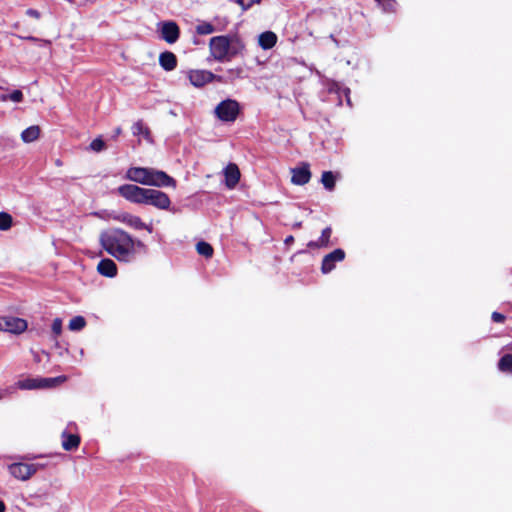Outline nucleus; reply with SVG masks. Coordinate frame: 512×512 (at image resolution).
Instances as JSON below:
<instances>
[{
	"instance_id": "6ab92c4d",
	"label": "nucleus",
	"mask_w": 512,
	"mask_h": 512,
	"mask_svg": "<svg viewBox=\"0 0 512 512\" xmlns=\"http://www.w3.org/2000/svg\"><path fill=\"white\" fill-rule=\"evenodd\" d=\"M277 42V36L274 32L266 31L259 35L258 43L261 48L271 49Z\"/></svg>"
},
{
	"instance_id": "20e7f679",
	"label": "nucleus",
	"mask_w": 512,
	"mask_h": 512,
	"mask_svg": "<svg viewBox=\"0 0 512 512\" xmlns=\"http://www.w3.org/2000/svg\"><path fill=\"white\" fill-rule=\"evenodd\" d=\"M67 380L66 376H58L55 378H28L17 382V387L22 390H32L39 388L54 387Z\"/></svg>"
},
{
	"instance_id": "9b49d317",
	"label": "nucleus",
	"mask_w": 512,
	"mask_h": 512,
	"mask_svg": "<svg viewBox=\"0 0 512 512\" xmlns=\"http://www.w3.org/2000/svg\"><path fill=\"white\" fill-rule=\"evenodd\" d=\"M345 258V252L338 248L327 254L322 261L321 271L324 274L330 273L334 268L337 262L343 261Z\"/></svg>"
},
{
	"instance_id": "ddd939ff",
	"label": "nucleus",
	"mask_w": 512,
	"mask_h": 512,
	"mask_svg": "<svg viewBox=\"0 0 512 512\" xmlns=\"http://www.w3.org/2000/svg\"><path fill=\"white\" fill-rule=\"evenodd\" d=\"M27 321L18 317H5L4 331L21 334L27 329Z\"/></svg>"
},
{
	"instance_id": "b1692460",
	"label": "nucleus",
	"mask_w": 512,
	"mask_h": 512,
	"mask_svg": "<svg viewBox=\"0 0 512 512\" xmlns=\"http://www.w3.org/2000/svg\"><path fill=\"white\" fill-rule=\"evenodd\" d=\"M196 250H197L198 254H200L206 258H211L213 255L212 246L205 241L198 242L196 244Z\"/></svg>"
},
{
	"instance_id": "bb28decb",
	"label": "nucleus",
	"mask_w": 512,
	"mask_h": 512,
	"mask_svg": "<svg viewBox=\"0 0 512 512\" xmlns=\"http://www.w3.org/2000/svg\"><path fill=\"white\" fill-rule=\"evenodd\" d=\"M215 31H216L215 27L211 23H208V22H201L196 27V32L200 35L212 34Z\"/></svg>"
},
{
	"instance_id": "4468645a",
	"label": "nucleus",
	"mask_w": 512,
	"mask_h": 512,
	"mask_svg": "<svg viewBox=\"0 0 512 512\" xmlns=\"http://www.w3.org/2000/svg\"><path fill=\"white\" fill-rule=\"evenodd\" d=\"M225 185L229 189L235 188L240 180V171L236 164L230 163L224 169Z\"/></svg>"
},
{
	"instance_id": "f03ea898",
	"label": "nucleus",
	"mask_w": 512,
	"mask_h": 512,
	"mask_svg": "<svg viewBox=\"0 0 512 512\" xmlns=\"http://www.w3.org/2000/svg\"><path fill=\"white\" fill-rule=\"evenodd\" d=\"M126 179L146 186L159 188H176V181L162 170L148 167H130L125 174Z\"/></svg>"
},
{
	"instance_id": "e433bc0d",
	"label": "nucleus",
	"mask_w": 512,
	"mask_h": 512,
	"mask_svg": "<svg viewBox=\"0 0 512 512\" xmlns=\"http://www.w3.org/2000/svg\"><path fill=\"white\" fill-rule=\"evenodd\" d=\"M26 40H29L30 42H40L41 40H39L38 38L36 37H33V36H28L25 38Z\"/></svg>"
},
{
	"instance_id": "c9c22d12",
	"label": "nucleus",
	"mask_w": 512,
	"mask_h": 512,
	"mask_svg": "<svg viewBox=\"0 0 512 512\" xmlns=\"http://www.w3.org/2000/svg\"><path fill=\"white\" fill-rule=\"evenodd\" d=\"M122 130L120 127H117L115 130H114V133H113V138H116L118 137L120 134H121Z\"/></svg>"
},
{
	"instance_id": "c85d7f7f",
	"label": "nucleus",
	"mask_w": 512,
	"mask_h": 512,
	"mask_svg": "<svg viewBox=\"0 0 512 512\" xmlns=\"http://www.w3.org/2000/svg\"><path fill=\"white\" fill-rule=\"evenodd\" d=\"M12 225V217L6 212H0V230H8Z\"/></svg>"
},
{
	"instance_id": "7ed1b4c3",
	"label": "nucleus",
	"mask_w": 512,
	"mask_h": 512,
	"mask_svg": "<svg viewBox=\"0 0 512 512\" xmlns=\"http://www.w3.org/2000/svg\"><path fill=\"white\" fill-rule=\"evenodd\" d=\"M243 47V44L237 38H229L227 36L212 37L209 43L211 55L217 61H224L234 57Z\"/></svg>"
},
{
	"instance_id": "f8f14e48",
	"label": "nucleus",
	"mask_w": 512,
	"mask_h": 512,
	"mask_svg": "<svg viewBox=\"0 0 512 512\" xmlns=\"http://www.w3.org/2000/svg\"><path fill=\"white\" fill-rule=\"evenodd\" d=\"M291 182L295 185H305L311 179V172L308 163H302L301 166L291 169Z\"/></svg>"
},
{
	"instance_id": "1a4fd4ad",
	"label": "nucleus",
	"mask_w": 512,
	"mask_h": 512,
	"mask_svg": "<svg viewBox=\"0 0 512 512\" xmlns=\"http://www.w3.org/2000/svg\"><path fill=\"white\" fill-rule=\"evenodd\" d=\"M161 38L168 44H173L179 39L180 30L176 22L164 21L158 24Z\"/></svg>"
},
{
	"instance_id": "39448f33",
	"label": "nucleus",
	"mask_w": 512,
	"mask_h": 512,
	"mask_svg": "<svg viewBox=\"0 0 512 512\" xmlns=\"http://www.w3.org/2000/svg\"><path fill=\"white\" fill-rule=\"evenodd\" d=\"M239 111V103L232 99H226L215 107L216 116L224 122H233L237 118Z\"/></svg>"
},
{
	"instance_id": "72a5a7b5",
	"label": "nucleus",
	"mask_w": 512,
	"mask_h": 512,
	"mask_svg": "<svg viewBox=\"0 0 512 512\" xmlns=\"http://www.w3.org/2000/svg\"><path fill=\"white\" fill-rule=\"evenodd\" d=\"M492 320L497 323H502L505 320V316L498 312L492 313Z\"/></svg>"
},
{
	"instance_id": "2f4dec72",
	"label": "nucleus",
	"mask_w": 512,
	"mask_h": 512,
	"mask_svg": "<svg viewBox=\"0 0 512 512\" xmlns=\"http://www.w3.org/2000/svg\"><path fill=\"white\" fill-rule=\"evenodd\" d=\"M379 4L382 5L383 9L387 12L394 11L395 9V1L394 0H376Z\"/></svg>"
},
{
	"instance_id": "a878e982",
	"label": "nucleus",
	"mask_w": 512,
	"mask_h": 512,
	"mask_svg": "<svg viewBox=\"0 0 512 512\" xmlns=\"http://www.w3.org/2000/svg\"><path fill=\"white\" fill-rule=\"evenodd\" d=\"M498 368L502 372H512V355H504L498 363Z\"/></svg>"
},
{
	"instance_id": "423d86ee",
	"label": "nucleus",
	"mask_w": 512,
	"mask_h": 512,
	"mask_svg": "<svg viewBox=\"0 0 512 512\" xmlns=\"http://www.w3.org/2000/svg\"><path fill=\"white\" fill-rule=\"evenodd\" d=\"M143 205H152L160 210H169L171 200L166 193L160 190L147 188Z\"/></svg>"
},
{
	"instance_id": "f257e3e1",
	"label": "nucleus",
	"mask_w": 512,
	"mask_h": 512,
	"mask_svg": "<svg viewBox=\"0 0 512 512\" xmlns=\"http://www.w3.org/2000/svg\"><path fill=\"white\" fill-rule=\"evenodd\" d=\"M102 248L119 262H133L145 244L120 228H112L100 234Z\"/></svg>"
},
{
	"instance_id": "f3484780",
	"label": "nucleus",
	"mask_w": 512,
	"mask_h": 512,
	"mask_svg": "<svg viewBox=\"0 0 512 512\" xmlns=\"http://www.w3.org/2000/svg\"><path fill=\"white\" fill-rule=\"evenodd\" d=\"M159 63L166 71H172L177 66V58L174 53L166 51L160 54Z\"/></svg>"
},
{
	"instance_id": "c756f323",
	"label": "nucleus",
	"mask_w": 512,
	"mask_h": 512,
	"mask_svg": "<svg viewBox=\"0 0 512 512\" xmlns=\"http://www.w3.org/2000/svg\"><path fill=\"white\" fill-rule=\"evenodd\" d=\"M90 148L95 152H100L105 148V143L101 138H96L91 142Z\"/></svg>"
},
{
	"instance_id": "37998d69",
	"label": "nucleus",
	"mask_w": 512,
	"mask_h": 512,
	"mask_svg": "<svg viewBox=\"0 0 512 512\" xmlns=\"http://www.w3.org/2000/svg\"><path fill=\"white\" fill-rule=\"evenodd\" d=\"M511 350H512V347H511Z\"/></svg>"
},
{
	"instance_id": "6e6552de",
	"label": "nucleus",
	"mask_w": 512,
	"mask_h": 512,
	"mask_svg": "<svg viewBox=\"0 0 512 512\" xmlns=\"http://www.w3.org/2000/svg\"><path fill=\"white\" fill-rule=\"evenodd\" d=\"M38 468L39 465L28 463H13L8 466L10 474L21 481L30 479L37 472Z\"/></svg>"
},
{
	"instance_id": "393cba45",
	"label": "nucleus",
	"mask_w": 512,
	"mask_h": 512,
	"mask_svg": "<svg viewBox=\"0 0 512 512\" xmlns=\"http://www.w3.org/2000/svg\"><path fill=\"white\" fill-rule=\"evenodd\" d=\"M86 325V320L82 316H75L69 321L68 328L71 331H80L82 330Z\"/></svg>"
},
{
	"instance_id": "dca6fc26",
	"label": "nucleus",
	"mask_w": 512,
	"mask_h": 512,
	"mask_svg": "<svg viewBox=\"0 0 512 512\" xmlns=\"http://www.w3.org/2000/svg\"><path fill=\"white\" fill-rule=\"evenodd\" d=\"M99 274L105 277L113 278L117 275V265L112 259H102L97 265Z\"/></svg>"
},
{
	"instance_id": "412c9836",
	"label": "nucleus",
	"mask_w": 512,
	"mask_h": 512,
	"mask_svg": "<svg viewBox=\"0 0 512 512\" xmlns=\"http://www.w3.org/2000/svg\"><path fill=\"white\" fill-rule=\"evenodd\" d=\"M40 127L37 125H32L21 133V139L24 143H31L36 141L40 136Z\"/></svg>"
},
{
	"instance_id": "7c9ffc66",
	"label": "nucleus",
	"mask_w": 512,
	"mask_h": 512,
	"mask_svg": "<svg viewBox=\"0 0 512 512\" xmlns=\"http://www.w3.org/2000/svg\"><path fill=\"white\" fill-rule=\"evenodd\" d=\"M51 328L55 338L58 337L62 333V320L60 318H55Z\"/></svg>"
},
{
	"instance_id": "4be33fe9",
	"label": "nucleus",
	"mask_w": 512,
	"mask_h": 512,
	"mask_svg": "<svg viewBox=\"0 0 512 512\" xmlns=\"http://www.w3.org/2000/svg\"><path fill=\"white\" fill-rule=\"evenodd\" d=\"M132 132H133V135H135V136H143L147 141H149V142L152 141L151 135H150V130L148 127H146L144 125V123L142 121H137L132 126Z\"/></svg>"
},
{
	"instance_id": "0eeeda50",
	"label": "nucleus",
	"mask_w": 512,
	"mask_h": 512,
	"mask_svg": "<svg viewBox=\"0 0 512 512\" xmlns=\"http://www.w3.org/2000/svg\"><path fill=\"white\" fill-rule=\"evenodd\" d=\"M147 188L134 184H124L117 188L118 194L127 201L134 204H143Z\"/></svg>"
},
{
	"instance_id": "9d476101",
	"label": "nucleus",
	"mask_w": 512,
	"mask_h": 512,
	"mask_svg": "<svg viewBox=\"0 0 512 512\" xmlns=\"http://www.w3.org/2000/svg\"><path fill=\"white\" fill-rule=\"evenodd\" d=\"M187 78L189 79L191 85L200 88L207 83L212 82L215 78V75L207 70H189L187 72Z\"/></svg>"
},
{
	"instance_id": "ea45409f",
	"label": "nucleus",
	"mask_w": 512,
	"mask_h": 512,
	"mask_svg": "<svg viewBox=\"0 0 512 512\" xmlns=\"http://www.w3.org/2000/svg\"><path fill=\"white\" fill-rule=\"evenodd\" d=\"M0 512H5V504L0 500Z\"/></svg>"
},
{
	"instance_id": "4c0bfd02",
	"label": "nucleus",
	"mask_w": 512,
	"mask_h": 512,
	"mask_svg": "<svg viewBox=\"0 0 512 512\" xmlns=\"http://www.w3.org/2000/svg\"><path fill=\"white\" fill-rule=\"evenodd\" d=\"M5 317L0 318V331H4Z\"/></svg>"
},
{
	"instance_id": "a211bd4d",
	"label": "nucleus",
	"mask_w": 512,
	"mask_h": 512,
	"mask_svg": "<svg viewBox=\"0 0 512 512\" xmlns=\"http://www.w3.org/2000/svg\"><path fill=\"white\" fill-rule=\"evenodd\" d=\"M62 447L66 451H71L78 448L80 444V437L76 434H69L66 431L62 433Z\"/></svg>"
},
{
	"instance_id": "f704fd0d",
	"label": "nucleus",
	"mask_w": 512,
	"mask_h": 512,
	"mask_svg": "<svg viewBox=\"0 0 512 512\" xmlns=\"http://www.w3.org/2000/svg\"><path fill=\"white\" fill-rule=\"evenodd\" d=\"M26 14L30 17H33L35 19H39L40 18V12L35 10V9H28L26 11Z\"/></svg>"
},
{
	"instance_id": "aec40b11",
	"label": "nucleus",
	"mask_w": 512,
	"mask_h": 512,
	"mask_svg": "<svg viewBox=\"0 0 512 512\" xmlns=\"http://www.w3.org/2000/svg\"><path fill=\"white\" fill-rule=\"evenodd\" d=\"M332 234V230L330 227H326L322 233L321 236L317 241H310L308 243L309 248H321V247H327L329 245L330 237Z\"/></svg>"
},
{
	"instance_id": "cd10ccee",
	"label": "nucleus",
	"mask_w": 512,
	"mask_h": 512,
	"mask_svg": "<svg viewBox=\"0 0 512 512\" xmlns=\"http://www.w3.org/2000/svg\"><path fill=\"white\" fill-rule=\"evenodd\" d=\"M0 100L3 102L11 100L13 102L19 103L23 100V93L20 90H14L12 93L8 95H1Z\"/></svg>"
},
{
	"instance_id": "a19ab883",
	"label": "nucleus",
	"mask_w": 512,
	"mask_h": 512,
	"mask_svg": "<svg viewBox=\"0 0 512 512\" xmlns=\"http://www.w3.org/2000/svg\"><path fill=\"white\" fill-rule=\"evenodd\" d=\"M143 229L147 230L149 233L152 232V227L150 225L145 224V227Z\"/></svg>"
},
{
	"instance_id": "58836bf2",
	"label": "nucleus",
	"mask_w": 512,
	"mask_h": 512,
	"mask_svg": "<svg viewBox=\"0 0 512 512\" xmlns=\"http://www.w3.org/2000/svg\"><path fill=\"white\" fill-rule=\"evenodd\" d=\"M293 241H294V238H293V236L290 235L285 239V244H291Z\"/></svg>"
},
{
	"instance_id": "2eb2a0df",
	"label": "nucleus",
	"mask_w": 512,
	"mask_h": 512,
	"mask_svg": "<svg viewBox=\"0 0 512 512\" xmlns=\"http://www.w3.org/2000/svg\"><path fill=\"white\" fill-rule=\"evenodd\" d=\"M113 219L122 222L136 230H143V227H145V223L141 220L139 216L132 215L129 213H120L118 215H115Z\"/></svg>"
},
{
	"instance_id": "473e14b6",
	"label": "nucleus",
	"mask_w": 512,
	"mask_h": 512,
	"mask_svg": "<svg viewBox=\"0 0 512 512\" xmlns=\"http://www.w3.org/2000/svg\"><path fill=\"white\" fill-rule=\"evenodd\" d=\"M261 0H235V2L241 6L243 10H247L253 4L260 3Z\"/></svg>"
},
{
	"instance_id": "5701e85b",
	"label": "nucleus",
	"mask_w": 512,
	"mask_h": 512,
	"mask_svg": "<svg viewBox=\"0 0 512 512\" xmlns=\"http://www.w3.org/2000/svg\"><path fill=\"white\" fill-rule=\"evenodd\" d=\"M335 182L336 176L331 171H325L322 173L321 183L327 190L332 191L335 187Z\"/></svg>"
},
{
	"instance_id": "79ce46f5",
	"label": "nucleus",
	"mask_w": 512,
	"mask_h": 512,
	"mask_svg": "<svg viewBox=\"0 0 512 512\" xmlns=\"http://www.w3.org/2000/svg\"><path fill=\"white\" fill-rule=\"evenodd\" d=\"M9 390H5L3 392H0V400L4 398L5 393H7Z\"/></svg>"
}]
</instances>
